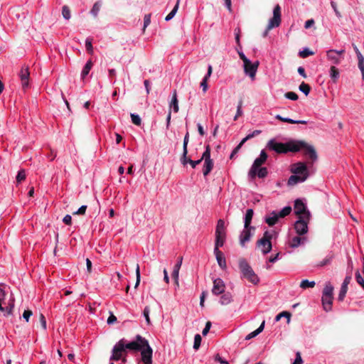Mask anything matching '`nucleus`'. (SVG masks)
Listing matches in <instances>:
<instances>
[{
    "label": "nucleus",
    "mask_w": 364,
    "mask_h": 364,
    "mask_svg": "<svg viewBox=\"0 0 364 364\" xmlns=\"http://www.w3.org/2000/svg\"><path fill=\"white\" fill-rule=\"evenodd\" d=\"M142 337L140 335H137L134 341L129 342L128 343H125V340L121 339L116 345L114 346L112 350V355L110 357L111 360H119L122 357V354L126 353V350L129 349L134 351H139L142 348L143 341H139L138 338Z\"/></svg>",
    "instance_id": "f257e3e1"
},
{
    "label": "nucleus",
    "mask_w": 364,
    "mask_h": 364,
    "mask_svg": "<svg viewBox=\"0 0 364 364\" xmlns=\"http://www.w3.org/2000/svg\"><path fill=\"white\" fill-rule=\"evenodd\" d=\"M294 144L295 140H291L287 143H282L277 142L274 139H271L267 143V147L277 154H287L289 151L297 152L298 149Z\"/></svg>",
    "instance_id": "f03ea898"
},
{
    "label": "nucleus",
    "mask_w": 364,
    "mask_h": 364,
    "mask_svg": "<svg viewBox=\"0 0 364 364\" xmlns=\"http://www.w3.org/2000/svg\"><path fill=\"white\" fill-rule=\"evenodd\" d=\"M239 268L242 272V277L247 279L250 282L253 284H257L259 282V279L257 275L255 273L252 268L250 267L247 260L244 258L239 259Z\"/></svg>",
    "instance_id": "7ed1b4c3"
},
{
    "label": "nucleus",
    "mask_w": 364,
    "mask_h": 364,
    "mask_svg": "<svg viewBox=\"0 0 364 364\" xmlns=\"http://www.w3.org/2000/svg\"><path fill=\"white\" fill-rule=\"evenodd\" d=\"M294 145L297 147L298 151L302 150L304 154L306 156H309V159H311L312 162H314L317 160L318 156L316 149L313 146L309 145L306 141L302 140H295Z\"/></svg>",
    "instance_id": "20e7f679"
},
{
    "label": "nucleus",
    "mask_w": 364,
    "mask_h": 364,
    "mask_svg": "<svg viewBox=\"0 0 364 364\" xmlns=\"http://www.w3.org/2000/svg\"><path fill=\"white\" fill-rule=\"evenodd\" d=\"M281 23V7L279 4H277L273 9V16L269 21V23L267 26L266 30L264 31L262 36L267 37L269 31L276 27L279 26Z\"/></svg>",
    "instance_id": "39448f33"
},
{
    "label": "nucleus",
    "mask_w": 364,
    "mask_h": 364,
    "mask_svg": "<svg viewBox=\"0 0 364 364\" xmlns=\"http://www.w3.org/2000/svg\"><path fill=\"white\" fill-rule=\"evenodd\" d=\"M139 341H143L142 348L141 351V361L144 364H152V348L150 347L149 342L143 337H139Z\"/></svg>",
    "instance_id": "423d86ee"
},
{
    "label": "nucleus",
    "mask_w": 364,
    "mask_h": 364,
    "mask_svg": "<svg viewBox=\"0 0 364 364\" xmlns=\"http://www.w3.org/2000/svg\"><path fill=\"white\" fill-rule=\"evenodd\" d=\"M294 209L297 218H306V220H311V213L301 200L296 199L295 200Z\"/></svg>",
    "instance_id": "0eeeda50"
},
{
    "label": "nucleus",
    "mask_w": 364,
    "mask_h": 364,
    "mask_svg": "<svg viewBox=\"0 0 364 364\" xmlns=\"http://www.w3.org/2000/svg\"><path fill=\"white\" fill-rule=\"evenodd\" d=\"M267 157L268 156H267V153L264 150H262L260 153L259 156L255 160V161L249 171V176L250 178H255L256 177L257 169L259 167H261V166L263 164H264V162L267 159Z\"/></svg>",
    "instance_id": "6e6552de"
},
{
    "label": "nucleus",
    "mask_w": 364,
    "mask_h": 364,
    "mask_svg": "<svg viewBox=\"0 0 364 364\" xmlns=\"http://www.w3.org/2000/svg\"><path fill=\"white\" fill-rule=\"evenodd\" d=\"M290 171L293 174L306 176V178H308L309 176L307 166L304 162H297L292 164Z\"/></svg>",
    "instance_id": "1a4fd4ad"
},
{
    "label": "nucleus",
    "mask_w": 364,
    "mask_h": 364,
    "mask_svg": "<svg viewBox=\"0 0 364 364\" xmlns=\"http://www.w3.org/2000/svg\"><path fill=\"white\" fill-rule=\"evenodd\" d=\"M310 220L306 218H297V220L294 223V229L296 232L299 235H303L308 232V224Z\"/></svg>",
    "instance_id": "9d476101"
},
{
    "label": "nucleus",
    "mask_w": 364,
    "mask_h": 364,
    "mask_svg": "<svg viewBox=\"0 0 364 364\" xmlns=\"http://www.w3.org/2000/svg\"><path fill=\"white\" fill-rule=\"evenodd\" d=\"M259 61L252 63L250 60L247 63H244V71L245 73L250 76L252 80L255 78L256 73L259 67Z\"/></svg>",
    "instance_id": "9b49d317"
},
{
    "label": "nucleus",
    "mask_w": 364,
    "mask_h": 364,
    "mask_svg": "<svg viewBox=\"0 0 364 364\" xmlns=\"http://www.w3.org/2000/svg\"><path fill=\"white\" fill-rule=\"evenodd\" d=\"M29 76H30V72H29L28 66H27V65L23 66L19 73V77L21 78L22 87L23 89H26L28 87Z\"/></svg>",
    "instance_id": "f8f14e48"
},
{
    "label": "nucleus",
    "mask_w": 364,
    "mask_h": 364,
    "mask_svg": "<svg viewBox=\"0 0 364 364\" xmlns=\"http://www.w3.org/2000/svg\"><path fill=\"white\" fill-rule=\"evenodd\" d=\"M255 227H249V228H244V230L241 232L240 235V245L244 247L245 246V243L247 242H249L251 239L252 234L251 230H255Z\"/></svg>",
    "instance_id": "ddd939ff"
},
{
    "label": "nucleus",
    "mask_w": 364,
    "mask_h": 364,
    "mask_svg": "<svg viewBox=\"0 0 364 364\" xmlns=\"http://www.w3.org/2000/svg\"><path fill=\"white\" fill-rule=\"evenodd\" d=\"M256 245L261 250L263 255H267L272 249V242L266 240H258L256 242Z\"/></svg>",
    "instance_id": "4468645a"
},
{
    "label": "nucleus",
    "mask_w": 364,
    "mask_h": 364,
    "mask_svg": "<svg viewBox=\"0 0 364 364\" xmlns=\"http://www.w3.org/2000/svg\"><path fill=\"white\" fill-rule=\"evenodd\" d=\"M225 286L224 282L218 278L213 281V287L212 289V293L215 295H219L223 294L225 291Z\"/></svg>",
    "instance_id": "2eb2a0df"
},
{
    "label": "nucleus",
    "mask_w": 364,
    "mask_h": 364,
    "mask_svg": "<svg viewBox=\"0 0 364 364\" xmlns=\"http://www.w3.org/2000/svg\"><path fill=\"white\" fill-rule=\"evenodd\" d=\"M214 254L215 255L216 259L219 267L222 269H225L227 268V265L226 260L223 253L219 249L214 248Z\"/></svg>",
    "instance_id": "dca6fc26"
},
{
    "label": "nucleus",
    "mask_w": 364,
    "mask_h": 364,
    "mask_svg": "<svg viewBox=\"0 0 364 364\" xmlns=\"http://www.w3.org/2000/svg\"><path fill=\"white\" fill-rule=\"evenodd\" d=\"M180 161L183 166H186L187 164H190L191 167L193 168L202 162L200 159L197 161H193L189 157H188L187 155L184 156V154H182Z\"/></svg>",
    "instance_id": "f3484780"
},
{
    "label": "nucleus",
    "mask_w": 364,
    "mask_h": 364,
    "mask_svg": "<svg viewBox=\"0 0 364 364\" xmlns=\"http://www.w3.org/2000/svg\"><path fill=\"white\" fill-rule=\"evenodd\" d=\"M306 179V176H301L299 175L293 174L289 178L287 184L289 186H293L298 183L305 181Z\"/></svg>",
    "instance_id": "a211bd4d"
},
{
    "label": "nucleus",
    "mask_w": 364,
    "mask_h": 364,
    "mask_svg": "<svg viewBox=\"0 0 364 364\" xmlns=\"http://www.w3.org/2000/svg\"><path fill=\"white\" fill-rule=\"evenodd\" d=\"M333 296H323L322 304L326 311H330L332 309Z\"/></svg>",
    "instance_id": "6ab92c4d"
},
{
    "label": "nucleus",
    "mask_w": 364,
    "mask_h": 364,
    "mask_svg": "<svg viewBox=\"0 0 364 364\" xmlns=\"http://www.w3.org/2000/svg\"><path fill=\"white\" fill-rule=\"evenodd\" d=\"M327 58L333 64H338L341 62L339 56H338L337 50H330L327 51Z\"/></svg>",
    "instance_id": "aec40b11"
},
{
    "label": "nucleus",
    "mask_w": 364,
    "mask_h": 364,
    "mask_svg": "<svg viewBox=\"0 0 364 364\" xmlns=\"http://www.w3.org/2000/svg\"><path fill=\"white\" fill-rule=\"evenodd\" d=\"M275 118L281 122H287L290 124H306L307 122L305 120H294L290 118L283 117L279 114L276 115Z\"/></svg>",
    "instance_id": "412c9836"
},
{
    "label": "nucleus",
    "mask_w": 364,
    "mask_h": 364,
    "mask_svg": "<svg viewBox=\"0 0 364 364\" xmlns=\"http://www.w3.org/2000/svg\"><path fill=\"white\" fill-rule=\"evenodd\" d=\"M279 218V217L278 214L276 212L273 211L271 213V216L266 217L265 222L269 226H273L277 223Z\"/></svg>",
    "instance_id": "4be33fe9"
},
{
    "label": "nucleus",
    "mask_w": 364,
    "mask_h": 364,
    "mask_svg": "<svg viewBox=\"0 0 364 364\" xmlns=\"http://www.w3.org/2000/svg\"><path fill=\"white\" fill-rule=\"evenodd\" d=\"M254 211L252 209H247L246 211L245 217V224L244 228H247L249 227H252L250 225L251 221L253 217Z\"/></svg>",
    "instance_id": "5701e85b"
},
{
    "label": "nucleus",
    "mask_w": 364,
    "mask_h": 364,
    "mask_svg": "<svg viewBox=\"0 0 364 364\" xmlns=\"http://www.w3.org/2000/svg\"><path fill=\"white\" fill-rule=\"evenodd\" d=\"M171 107H173L174 112L176 113L178 112L179 107H178V99H177L176 90H174L173 93L172 99H171V101L170 103V109Z\"/></svg>",
    "instance_id": "b1692460"
},
{
    "label": "nucleus",
    "mask_w": 364,
    "mask_h": 364,
    "mask_svg": "<svg viewBox=\"0 0 364 364\" xmlns=\"http://www.w3.org/2000/svg\"><path fill=\"white\" fill-rule=\"evenodd\" d=\"M226 235L225 230V222L223 220L220 219L218 221L216 228H215V235Z\"/></svg>",
    "instance_id": "393cba45"
},
{
    "label": "nucleus",
    "mask_w": 364,
    "mask_h": 364,
    "mask_svg": "<svg viewBox=\"0 0 364 364\" xmlns=\"http://www.w3.org/2000/svg\"><path fill=\"white\" fill-rule=\"evenodd\" d=\"M183 257H180L178 258V262L175 264L171 276L173 279H177L179 277V269L182 264Z\"/></svg>",
    "instance_id": "a878e982"
},
{
    "label": "nucleus",
    "mask_w": 364,
    "mask_h": 364,
    "mask_svg": "<svg viewBox=\"0 0 364 364\" xmlns=\"http://www.w3.org/2000/svg\"><path fill=\"white\" fill-rule=\"evenodd\" d=\"M264 323H265V321H263L262 323H261V325L259 326V328L257 329H256L255 331H254L252 333H249L246 336L245 340H250V339L257 336L258 334H259L264 330Z\"/></svg>",
    "instance_id": "bb28decb"
},
{
    "label": "nucleus",
    "mask_w": 364,
    "mask_h": 364,
    "mask_svg": "<svg viewBox=\"0 0 364 364\" xmlns=\"http://www.w3.org/2000/svg\"><path fill=\"white\" fill-rule=\"evenodd\" d=\"M226 235H215V247L219 249L220 247L223 246L225 241Z\"/></svg>",
    "instance_id": "cd10ccee"
},
{
    "label": "nucleus",
    "mask_w": 364,
    "mask_h": 364,
    "mask_svg": "<svg viewBox=\"0 0 364 364\" xmlns=\"http://www.w3.org/2000/svg\"><path fill=\"white\" fill-rule=\"evenodd\" d=\"M213 168V161H204L203 168V173L205 176H208L210 172L212 171Z\"/></svg>",
    "instance_id": "c85d7f7f"
},
{
    "label": "nucleus",
    "mask_w": 364,
    "mask_h": 364,
    "mask_svg": "<svg viewBox=\"0 0 364 364\" xmlns=\"http://www.w3.org/2000/svg\"><path fill=\"white\" fill-rule=\"evenodd\" d=\"M305 240L304 237H300L299 236L294 237L291 241L289 242V246L295 248L299 247L301 242H303Z\"/></svg>",
    "instance_id": "c756f323"
},
{
    "label": "nucleus",
    "mask_w": 364,
    "mask_h": 364,
    "mask_svg": "<svg viewBox=\"0 0 364 364\" xmlns=\"http://www.w3.org/2000/svg\"><path fill=\"white\" fill-rule=\"evenodd\" d=\"M333 287L330 282H327L323 290V296H333Z\"/></svg>",
    "instance_id": "7c9ffc66"
},
{
    "label": "nucleus",
    "mask_w": 364,
    "mask_h": 364,
    "mask_svg": "<svg viewBox=\"0 0 364 364\" xmlns=\"http://www.w3.org/2000/svg\"><path fill=\"white\" fill-rule=\"evenodd\" d=\"M330 76L333 82H337L338 78L339 77V70L333 65H332L330 68Z\"/></svg>",
    "instance_id": "2f4dec72"
},
{
    "label": "nucleus",
    "mask_w": 364,
    "mask_h": 364,
    "mask_svg": "<svg viewBox=\"0 0 364 364\" xmlns=\"http://www.w3.org/2000/svg\"><path fill=\"white\" fill-rule=\"evenodd\" d=\"M232 301V295L228 292L224 294L220 298V304L222 305H228Z\"/></svg>",
    "instance_id": "473e14b6"
},
{
    "label": "nucleus",
    "mask_w": 364,
    "mask_h": 364,
    "mask_svg": "<svg viewBox=\"0 0 364 364\" xmlns=\"http://www.w3.org/2000/svg\"><path fill=\"white\" fill-rule=\"evenodd\" d=\"M92 67V63L91 60H88L85 65L84 66L81 75L82 77L84 78L86 75H88L89 72L90 71L91 68Z\"/></svg>",
    "instance_id": "72a5a7b5"
},
{
    "label": "nucleus",
    "mask_w": 364,
    "mask_h": 364,
    "mask_svg": "<svg viewBox=\"0 0 364 364\" xmlns=\"http://www.w3.org/2000/svg\"><path fill=\"white\" fill-rule=\"evenodd\" d=\"M200 159L201 161L204 160L205 161H213L210 159V147L209 145L206 146L205 151L203 152Z\"/></svg>",
    "instance_id": "f704fd0d"
},
{
    "label": "nucleus",
    "mask_w": 364,
    "mask_h": 364,
    "mask_svg": "<svg viewBox=\"0 0 364 364\" xmlns=\"http://www.w3.org/2000/svg\"><path fill=\"white\" fill-rule=\"evenodd\" d=\"M62 15L66 20H69L71 18L70 9L68 6L64 5L62 8Z\"/></svg>",
    "instance_id": "c9c22d12"
},
{
    "label": "nucleus",
    "mask_w": 364,
    "mask_h": 364,
    "mask_svg": "<svg viewBox=\"0 0 364 364\" xmlns=\"http://www.w3.org/2000/svg\"><path fill=\"white\" fill-rule=\"evenodd\" d=\"M315 282L311 281L309 282L307 279L302 280L300 283V287L302 289H306V288H313L315 287Z\"/></svg>",
    "instance_id": "e433bc0d"
},
{
    "label": "nucleus",
    "mask_w": 364,
    "mask_h": 364,
    "mask_svg": "<svg viewBox=\"0 0 364 364\" xmlns=\"http://www.w3.org/2000/svg\"><path fill=\"white\" fill-rule=\"evenodd\" d=\"M189 141V132H187L183 139V154H184V156L188 155V144Z\"/></svg>",
    "instance_id": "4c0bfd02"
},
{
    "label": "nucleus",
    "mask_w": 364,
    "mask_h": 364,
    "mask_svg": "<svg viewBox=\"0 0 364 364\" xmlns=\"http://www.w3.org/2000/svg\"><path fill=\"white\" fill-rule=\"evenodd\" d=\"M179 1L180 0L177 1V2L175 6L173 7V9H172V11L166 16V18H165L166 21L171 20L175 16L176 13L177 12V11L178 9Z\"/></svg>",
    "instance_id": "58836bf2"
},
{
    "label": "nucleus",
    "mask_w": 364,
    "mask_h": 364,
    "mask_svg": "<svg viewBox=\"0 0 364 364\" xmlns=\"http://www.w3.org/2000/svg\"><path fill=\"white\" fill-rule=\"evenodd\" d=\"M179 1L180 0L177 1V2L175 6L173 7V9H172V11L166 16V18H165L166 21L171 20L175 16L176 13L177 12V11L178 9Z\"/></svg>",
    "instance_id": "ea45409f"
},
{
    "label": "nucleus",
    "mask_w": 364,
    "mask_h": 364,
    "mask_svg": "<svg viewBox=\"0 0 364 364\" xmlns=\"http://www.w3.org/2000/svg\"><path fill=\"white\" fill-rule=\"evenodd\" d=\"M179 1L180 0L177 1V2L175 6L173 7V9H172V11L166 16V18H165L166 21L171 20L175 16L176 13L177 12V11L178 9Z\"/></svg>",
    "instance_id": "a19ab883"
},
{
    "label": "nucleus",
    "mask_w": 364,
    "mask_h": 364,
    "mask_svg": "<svg viewBox=\"0 0 364 364\" xmlns=\"http://www.w3.org/2000/svg\"><path fill=\"white\" fill-rule=\"evenodd\" d=\"M299 89L300 91L304 92L305 94V95H308L310 92L311 87L308 84L305 83L304 82H302L300 84Z\"/></svg>",
    "instance_id": "79ce46f5"
},
{
    "label": "nucleus",
    "mask_w": 364,
    "mask_h": 364,
    "mask_svg": "<svg viewBox=\"0 0 364 364\" xmlns=\"http://www.w3.org/2000/svg\"><path fill=\"white\" fill-rule=\"evenodd\" d=\"M283 317H286L287 318V323H289L291 314L288 311H282L276 316L275 320L276 321H279L281 319V318Z\"/></svg>",
    "instance_id": "37998d69"
},
{
    "label": "nucleus",
    "mask_w": 364,
    "mask_h": 364,
    "mask_svg": "<svg viewBox=\"0 0 364 364\" xmlns=\"http://www.w3.org/2000/svg\"><path fill=\"white\" fill-rule=\"evenodd\" d=\"M242 100L240 99L239 100V102H238V105H237V107L236 114L234 117V120L235 121H236L239 117L242 115L243 112H242Z\"/></svg>",
    "instance_id": "c03bdc74"
},
{
    "label": "nucleus",
    "mask_w": 364,
    "mask_h": 364,
    "mask_svg": "<svg viewBox=\"0 0 364 364\" xmlns=\"http://www.w3.org/2000/svg\"><path fill=\"white\" fill-rule=\"evenodd\" d=\"M291 208L290 206L284 207L278 214L279 218H284L285 216L290 214Z\"/></svg>",
    "instance_id": "a18cd8bd"
},
{
    "label": "nucleus",
    "mask_w": 364,
    "mask_h": 364,
    "mask_svg": "<svg viewBox=\"0 0 364 364\" xmlns=\"http://www.w3.org/2000/svg\"><path fill=\"white\" fill-rule=\"evenodd\" d=\"M268 173L267 169L265 167H259L257 171V176L259 178H264Z\"/></svg>",
    "instance_id": "49530a36"
},
{
    "label": "nucleus",
    "mask_w": 364,
    "mask_h": 364,
    "mask_svg": "<svg viewBox=\"0 0 364 364\" xmlns=\"http://www.w3.org/2000/svg\"><path fill=\"white\" fill-rule=\"evenodd\" d=\"M260 133H261L260 130H255L252 133L247 135L241 141L245 144L247 140L259 135Z\"/></svg>",
    "instance_id": "de8ad7c7"
},
{
    "label": "nucleus",
    "mask_w": 364,
    "mask_h": 364,
    "mask_svg": "<svg viewBox=\"0 0 364 364\" xmlns=\"http://www.w3.org/2000/svg\"><path fill=\"white\" fill-rule=\"evenodd\" d=\"M299 55L301 58H305L309 55H314V52L310 50L309 48H304L303 50L299 52Z\"/></svg>",
    "instance_id": "09e8293b"
},
{
    "label": "nucleus",
    "mask_w": 364,
    "mask_h": 364,
    "mask_svg": "<svg viewBox=\"0 0 364 364\" xmlns=\"http://www.w3.org/2000/svg\"><path fill=\"white\" fill-rule=\"evenodd\" d=\"M347 291H348V287H344V286H341V288L340 289V292H339V294H338V299L339 301H343L344 297L346 296V294L347 293Z\"/></svg>",
    "instance_id": "8fccbe9b"
},
{
    "label": "nucleus",
    "mask_w": 364,
    "mask_h": 364,
    "mask_svg": "<svg viewBox=\"0 0 364 364\" xmlns=\"http://www.w3.org/2000/svg\"><path fill=\"white\" fill-rule=\"evenodd\" d=\"M131 118H132V122L135 125H137V126H140L141 124V118L139 117V115L137 114H131Z\"/></svg>",
    "instance_id": "3c124183"
},
{
    "label": "nucleus",
    "mask_w": 364,
    "mask_h": 364,
    "mask_svg": "<svg viewBox=\"0 0 364 364\" xmlns=\"http://www.w3.org/2000/svg\"><path fill=\"white\" fill-rule=\"evenodd\" d=\"M201 336L199 334H196L194 337L193 348L198 350L200 346Z\"/></svg>",
    "instance_id": "603ef678"
},
{
    "label": "nucleus",
    "mask_w": 364,
    "mask_h": 364,
    "mask_svg": "<svg viewBox=\"0 0 364 364\" xmlns=\"http://www.w3.org/2000/svg\"><path fill=\"white\" fill-rule=\"evenodd\" d=\"M26 179V173L23 169L20 170L16 176V182L21 183Z\"/></svg>",
    "instance_id": "864d4df0"
},
{
    "label": "nucleus",
    "mask_w": 364,
    "mask_h": 364,
    "mask_svg": "<svg viewBox=\"0 0 364 364\" xmlns=\"http://www.w3.org/2000/svg\"><path fill=\"white\" fill-rule=\"evenodd\" d=\"M355 279L356 282L362 287V288L364 289V279L360 275L358 270L355 272Z\"/></svg>",
    "instance_id": "5fc2aeb1"
},
{
    "label": "nucleus",
    "mask_w": 364,
    "mask_h": 364,
    "mask_svg": "<svg viewBox=\"0 0 364 364\" xmlns=\"http://www.w3.org/2000/svg\"><path fill=\"white\" fill-rule=\"evenodd\" d=\"M100 9V4L99 2L95 3V4L92 6V9H91V14L93 15V16L96 17L98 14V12Z\"/></svg>",
    "instance_id": "6e6d98bb"
},
{
    "label": "nucleus",
    "mask_w": 364,
    "mask_h": 364,
    "mask_svg": "<svg viewBox=\"0 0 364 364\" xmlns=\"http://www.w3.org/2000/svg\"><path fill=\"white\" fill-rule=\"evenodd\" d=\"M136 283L134 285L135 289H136L138 287V286L139 285L140 279H141L140 269H139V266L138 264H136Z\"/></svg>",
    "instance_id": "4d7b16f0"
},
{
    "label": "nucleus",
    "mask_w": 364,
    "mask_h": 364,
    "mask_svg": "<svg viewBox=\"0 0 364 364\" xmlns=\"http://www.w3.org/2000/svg\"><path fill=\"white\" fill-rule=\"evenodd\" d=\"M243 144H244V143L240 141L239 143V144L232 150V151L230 156V159H234L235 156L238 153V151H240V149H241V147L242 146Z\"/></svg>",
    "instance_id": "13d9d810"
},
{
    "label": "nucleus",
    "mask_w": 364,
    "mask_h": 364,
    "mask_svg": "<svg viewBox=\"0 0 364 364\" xmlns=\"http://www.w3.org/2000/svg\"><path fill=\"white\" fill-rule=\"evenodd\" d=\"M85 47L86 50L89 53H92L93 52V48L92 45V38H87L85 41Z\"/></svg>",
    "instance_id": "bf43d9fd"
},
{
    "label": "nucleus",
    "mask_w": 364,
    "mask_h": 364,
    "mask_svg": "<svg viewBox=\"0 0 364 364\" xmlns=\"http://www.w3.org/2000/svg\"><path fill=\"white\" fill-rule=\"evenodd\" d=\"M284 96L287 99H289V100H296L299 98L297 94L294 92H286Z\"/></svg>",
    "instance_id": "052dcab7"
},
{
    "label": "nucleus",
    "mask_w": 364,
    "mask_h": 364,
    "mask_svg": "<svg viewBox=\"0 0 364 364\" xmlns=\"http://www.w3.org/2000/svg\"><path fill=\"white\" fill-rule=\"evenodd\" d=\"M149 312H150L149 307L146 306L144 309L143 314H144V316L145 317L146 321L148 324L151 323L150 318H149Z\"/></svg>",
    "instance_id": "680f3d73"
},
{
    "label": "nucleus",
    "mask_w": 364,
    "mask_h": 364,
    "mask_svg": "<svg viewBox=\"0 0 364 364\" xmlns=\"http://www.w3.org/2000/svg\"><path fill=\"white\" fill-rule=\"evenodd\" d=\"M32 315H33L32 311L27 309L23 311V318L26 320V322H28L29 318Z\"/></svg>",
    "instance_id": "e2e57ef3"
},
{
    "label": "nucleus",
    "mask_w": 364,
    "mask_h": 364,
    "mask_svg": "<svg viewBox=\"0 0 364 364\" xmlns=\"http://www.w3.org/2000/svg\"><path fill=\"white\" fill-rule=\"evenodd\" d=\"M331 7L333 8V11H334V12H335V14H336V16H337V17H338V18H341V16H341V12L338 11V8H337V4H336V3L335 1H332L331 2Z\"/></svg>",
    "instance_id": "0e129e2a"
},
{
    "label": "nucleus",
    "mask_w": 364,
    "mask_h": 364,
    "mask_svg": "<svg viewBox=\"0 0 364 364\" xmlns=\"http://www.w3.org/2000/svg\"><path fill=\"white\" fill-rule=\"evenodd\" d=\"M151 23V14H146L144 18V30Z\"/></svg>",
    "instance_id": "69168bd1"
},
{
    "label": "nucleus",
    "mask_w": 364,
    "mask_h": 364,
    "mask_svg": "<svg viewBox=\"0 0 364 364\" xmlns=\"http://www.w3.org/2000/svg\"><path fill=\"white\" fill-rule=\"evenodd\" d=\"M39 321H40V323H41V325L42 326V328L46 330V318L45 316H43V314H40L39 315Z\"/></svg>",
    "instance_id": "338daca9"
},
{
    "label": "nucleus",
    "mask_w": 364,
    "mask_h": 364,
    "mask_svg": "<svg viewBox=\"0 0 364 364\" xmlns=\"http://www.w3.org/2000/svg\"><path fill=\"white\" fill-rule=\"evenodd\" d=\"M303 360L301 356V353L299 352H297L296 354V358L292 364H302Z\"/></svg>",
    "instance_id": "774afa93"
}]
</instances>
